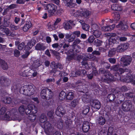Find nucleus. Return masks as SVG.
<instances>
[{"mask_svg":"<svg viewBox=\"0 0 135 135\" xmlns=\"http://www.w3.org/2000/svg\"><path fill=\"white\" fill-rule=\"evenodd\" d=\"M117 95V98L116 100H115V103L118 104L121 103L124 101L125 99V96L119 91L117 89H115L114 90V91Z\"/></svg>","mask_w":135,"mask_h":135,"instance_id":"6","label":"nucleus"},{"mask_svg":"<svg viewBox=\"0 0 135 135\" xmlns=\"http://www.w3.org/2000/svg\"><path fill=\"white\" fill-rule=\"evenodd\" d=\"M73 15L74 17H79L80 16H81V12L78 10L73 13Z\"/></svg>","mask_w":135,"mask_h":135,"instance_id":"56","label":"nucleus"},{"mask_svg":"<svg viewBox=\"0 0 135 135\" xmlns=\"http://www.w3.org/2000/svg\"><path fill=\"white\" fill-rule=\"evenodd\" d=\"M129 45V44L128 43L120 44L117 48V52H122L123 51L128 48Z\"/></svg>","mask_w":135,"mask_h":135,"instance_id":"15","label":"nucleus"},{"mask_svg":"<svg viewBox=\"0 0 135 135\" xmlns=\"http://www.w3.org/2000/svg\"><path fill=\"white\" fill-rule=\"evenodd\" d=\"M65 125H64V129L67 130L68 132L70 134L74 133V125L73 123V121L70 119L67 118L65 122Z\"/></svg>","mask_w":135,"mask_h":135,"instance_id":"4","label":"nucleus"},{"mask_svg":"<svg viewBox=\"0 0 135 135\" xmlns=\"http://www.w3.org/2000/svg\"><path fill=\"white\" fill-rule=\"evenodd\" d=\"M118 40H117L115 39V38H113V37L112 38H110L109 40L110 42H111L112 43H113V44H117L118 43L119 41H118Z\"/></svg>","mask_w":135,"mask_h":135,"instance_id":"62","label":"nucleus"},{"mask_svg":"<svg viewBox=\"0 0 135 135\" xmlns=\"http://www.w3.org/2000/svg\"><path fill=\"white\" fill-rule=\"evenodd\" d=\"M74 97V93L73 92L69 91L66 94V99L67 100H71Z\"/></svg>","mask_w":135,"mask_h":135,"instance_id":"30","label":"nucleus"},{"mask_svg":"<svg viewBox=\"0 0 135 135\" xmlns=\"http://www.w3.org/2000/svg\"><path fill=\"white\" fill-rule=\"evenodd\" d=\"M46 48L45 46L42 43H37L35 47V49L37 50L43 51Z\"/></svg>","mask_w":135,"mask_h":135,"instance_id":"22","label":"nucleus"},{"mask_svg":"<svg viewBox=\"0 0 135 135\" xmlns=\"http://www.w3.org/2000/svg\"><path fill=\"white\" fill-rule=\"evenodd\" d=\"M102 30L104 31H111L110 26H103L102 28Z\"/></svg>","mask_w":135,"mask_h":135,"instance_id":"53","label":"nucleus"},{"mask_svg":"<svg viewBox=\"0 0 135 135\" xmlns=\"http://www.w3.org/2000/svg\"><path fill=\"white\" fill-rule=\"evenodd\" d=\"M12 101V99L10 97H7L3 99V102L5 104H9L11 103Z\"/></svg>","mask_w":135,"mask_h":135,"instance_id":"45","label":"nucleus"},{"mask_svg":"<svg viewBox=\"0 0 135 135\" xmlns=\"http://www.w3.org/2000/svg\"><path fill=\"white\" fill-rule=\"evenodd\" d=\"M120 90L121 92H124L127 91L128 89L127 86L124 85L120 88Z\"/></svg>","mask_w":135,"mask_h":135,"instance_id":"58","label":"nucleus"},{"mask_svg":"<svg viewBox=\"0 0 135 135\" xmlns=\"http://www.w3.org/2000/svg\"><path fill=\"white\" fill-rule=\"evenodd\" d=\"M0 66L4 70H6L8 69V66L5 61L1 59H0Z\"/></svg>","mask_w":135,"mask_h":135,"instance_id":"23","label":"nucleus"},{"mask_svg":"<svg viewBox=\"0 0 135 135\" xmlns=\"http://www.w3.org/2000/svg\"><path fill=\"white\" fill-rule=\"evenodd\" d=\"M110 68L111 70L115 71L114 75H113L108 70L104 68H101L99 69V73L103 74V76L105 77L103 79L104 82L107 83L109 81H114L117 80L118 78H120L121 75L124 73L126 70H128L127 69L120 68L119 64L111 66Z\"/></svg>","mask_w":135,"mask_h":135,"instance_id":"1","label":"nucleus"},{"mask_svg":"<svg viewBox=\"0 0 135 135\" xmlns=\"http://www.w3.org/2000/svg\"><path fill=\"white\" fill-rule=\"evenodd\" d=\"M27 108L25 109V112L26 115H29L32 113H36L37 112V108L34 105L29 104L27 106Z\"/></svg>","mask_w":135,"mask_h":135,"instance_id":"7","label":"nucleus"},{"mask_svg":"<svg viewBox=\"0 0 135 135\" xmlns=\"http://www.w3.org/2000/svg\"><path fill=\"white\" fill-rule=\"evenodd\" d=\"M132 103L129 100L125 101L123 103L122 106V109L125 112H128L130 110L132 106Z\"/></svg>","mask_w":135,"mask_h":135,"instance_id":"8","label":"nucleus"},{"mask_svg":"<svg viewBox=\"0 0 135 135\" xmlns=\"http://www.w3.org/2000/svg\"><path fill=\"white\" fill-rule=\"evenodd\" d=\"M25 43L24 42H22L18 45V48L20 50H22L23 49H24L25 50H26L25 48Z\"/></svg>","mask_w":135,"mask_h":135,"instance_id":"55","label":"nucleus"},{"mask_svg":"<svg viewBox=\"0 0 135 135\" xmlns=\"http://www.w3.org/2000/svg\"><path fill=\"white\" fill-rule=\"evenodd\" d=\"M0 83L2 86H8L10 85L11 81L7 77L2 76L0 78Z\"/></svg>","mask_w":135,"mask_h":135,"instance_id":"13","label":"nucleus"},{"mask_svg":"<svg viewBox=\"0 0 135 135\" xmlns=\"http://www.w3.org/2000/svg\"><path fill=\"white\" fill-rule=\"evenodd\" d=\"M57 125L58 128L60 129H64L63 120L61 118L58 119L57 122Z\"/></svg>","mask_w":135,"mask_h":135,"instance_id":"21","label":"nucleus"},{"mask_svg":"<svg viewBox=\"0 0 135 135\" xmlns=\"http://www.w3.org/2000/svg\"><path fill=\"white\" fill-rule=\"evenodd\" d=\"M53 65H54V67H56L57 69L58 68H59L61 70L63 68L62 65L60 63H56L54 62H52L51 63V66H52Z\"/></svg>","mask_w":135,"mask_h":135,"instance_id":"35","label":"nucleus"},{"mask_svg":"<svg viewBox=\"0 0 135 135\" xmlns=\"http://www.w3.org/2000/svg\"><path fill=\"white\" fill-rule=\"evenodd\" d=\"M20 54V52L18 50L16 49L13 51V54L15 57H19Z\"/></svg>","mask_w":135,"mask_h":135,"instance_id":"57","label":"nucleus"},{"mask_svg":"<svg viewBox=\"0 0 135 135\" xmlns=\"http://www.w3.org/2000/svg\"><path fill=\"white\" fill-rule=\"evenodd\" d=\"M32 27V25L31 22H27L26 24L22 28L23 31L26 32L27 31L28 29Z\"/></svg>","mask_w":135,"mask_h":135,"instance_id":"24","label":"nucleus"},{"mask_svg":"<svg viewBox=\"0 0 135 135\" xmlns=\"http://www.w3.org/2000/svg\"><path fill=\"white\" fill-rule=\"evenodd\" d=\"M40 95L42 99L46 100L51 99L54 95V94L51 90L45 88L41 90Z\"/></svg>","mask_w":135,"mask_h":135,"instance_id":"3","label":"nucleus"},{"mask_svg":"<svg viewBox=\"0 0 135 135\" xmlns=\"http://www.w3.org/2000/svg\"><path fill=\"white\" fill-rule=\"evenodd\" d=\"M116 27L117 28H120L122 30L124 31H127L128 27L127 23L124 24L122 21H120Z\"/></svg>","mask_w":135,"mask_h":135,"instance_id":"17","label":"nucleus"},{"mask_svg":"<svg viewBox=\"0 0 135 135\" xmlns=\"http://www.w3.org/2000/svg\"><path fill=\"white\" fill-rule=\"evenodd\" d=\"M30 52L28 51H26L24 54L22 55L21 56L22 57L23 59H25L27 58L29 55Z\"/></svg>","mask_w":135,"mask_h":135,"instance_id":"64","label":"nucleus"},{"mask_svg":"<svg viewBox=\"0 0 135 135\" xmlns=\"http://www.w3.org/2000/svg\"><path fill=\"white\" fill-rule=\"evenodd\" d=\"M90 128V124L87 121H84L83 123L81 129L84 133L88 132Z\"/></svg>","mask_w":135,"mask_h":135,"instance_id":"16","label":"nucleus"},{"mask_svg":"<svg viewBox=\"0 0 135 135\" xmlns=\"http://www.w3.org/2000/svg\"><path fill=\"white\" fill-rule=\"evenodd\" d=\"M82 28L84 30L88 31L89 29V25L85 23H83L82 26Z\"/></svg>","mask_w":135,"mask_h":135,"instance_id":"50","label":"nucleus"},{"mask_svg":"<svg viewBox=\"0 0 135 135\" xmlns=\"http://www.w3.org/2000/svg\"><path fill=\"white\" fill-rule=\"evenodd\" d=\"M111 8L112 10L114 11H120L122 10V7L117 4H114L112 5Z\"/></svg>","mask_w":135,"mask_h":135,"instance_id":"27","label":"nucleus"},{"mask_svg":"<svg viewBox=\"0 0 135 135\" xmlns=\"http://www.w3.org/2000/svg\"><path fill=\"white\" fill-rule=\"evenodd\" d=\"M112 16L115 20H118L120 18V15L118 12H114L112 13Z\"/></svg>","mask_w":135,"mask_h":135,"instance_id":"34","label":"nucleus"},{"mask_svg":"<svg viewBox=\"0 0 135 135\" xmlns=\"http://www.w3.org/2000/svg\"><path fill=\"white\" fill-rule=\"evenodd\" d=\"M115 51L114 49H112L109 51L108 56L110 57H112L115 54Z\"/></svg>","mask_w":135,"mask_h":135,"instance_id":"54","label":"nucleus"},{"mask_svg":"<svg viewBox=\"0 0 135 135\" xmlns=\"http://www.w3.org/2000/svg\"><path fill=\"white\" fill-rule=\"evenodd\" d=\"M134 94L133 92H129L126 93L125 94V97L128 99L132 98L134 96Z\"/></svg>","mask_w":135,"mask_h":135,"instance_id":"42","label":"nucleus"},{"mask_svg":"<svg viewBox=\"0 0 135 135\" xmlns=\"http://www.w3.org/2000/svg\"><path fill=\"white\" fill-rule=\"evenodd\" d=\"M64 28L66 30L71 29L72 27L68 21H65L63 24Z\"/></svg>","mask_w":135,"mask_h":135,"instance_id":"37","label":"nucleus"},{"mask_svg":"<svg viewBox=\"0 0 135 135\" xmlns=\"http://www.w3.org/2000/svg\"><path fill=\"white\" fill-rule=\"evenodd\" d=\"M97 121L98 124L101 125H103L106 122V120L105 118L102 117H100L97 119Z\"/></svg>","mask_w":135,"mask_h":135,"instance_id":"32","label":"nucleus"},{"mask_svg":"<svg viewBox=\"0 0 135 135\" xmlns=\"http://www.w3.org/2000/svg\"><path fill=\"white\" fill-rule=\"evenodd\" d=\"M80 49V47L78 45H73L72 49L70 51L73 54H75L79 52Z\"/></svg>","mask_w":135,"mask_h":135,"instance_id":"20","label":"nucleus"},{"mask_svg":"<svg viewBox=\"0 0 135 135\" xmlns=\"http://www.w3.org/2000/svg\"><path fill=\"white\" fill-rule=\"evenodd\" d=\"M89 96L86 94L83 95L82 98V101L84 103H86L89 100Z\"/></svg>","mask_w":135,"mask_h":135,"instance_id":"48","label":"nucleus"},{"mask_svg":"<svg viewBox=\"0 0 135 135\" xmlns=\"http://www.w3.org/2000/svg\"><path fill=\"white\" fill-rule=\"evenodd\" d=\"M125 72L126 76L124 75L123 76L122 74L121 75L120 78H118V80L126 83L131 82V81L133 80V76L131 74V70L128 72L126 70Z\"/></svg>","mask_w":135,"mask_h":135,"instance_id":"5","label":"nucleus"},{"mask_svg":"<svg viewBox=\"0 0 135 135\" xmlns=\"http://www.w3.org/2000/svg\"><path fill=\"white\" fill-rule=\"evenodd\" d=\"M91 106L95 109L96 111L99 109L101 106L99 100L97 99L92 100L90 102Z\"/></svg>","mask_w":135,"mask_h":135,"instance_id":"12","label":"nucleus"},{"mask_svg":"<svg viewBox=\"0 0 135 135\" xmlns=\"http://www.w3.org/2000/svg\"><path fill=\"white\" fill-rule=\"evenodd\" d=\"M131 57L129 55L124 56L121 58V62L124 66H127L130 64L132 61Z\"/></svg>","mask_w":135,"mask_h":135,"instance_id":"10","label":"nucleus"},{"mask_svg":"<svg viewBox=\"0 0 135 135\" xmlns=\"http://www.w3.org/2000/svg\"><path fill=\"white\" fill-rule=\"evenodd\" d=\"M64 45L63 46L62 50H64L67 51L69 47V45L68 44L64 43Z\"/></svg>","mask_w":135,"mask_h":135,"instance_id":"63","label":"nucleus"},{"mask_svg":"<svg viewBox=\"0 0 135 135\" xmlns=\"http://www.w3.org/2000/svg\"><path fill=\"white\" fill-rule=\"evenodd\" d=\"M90 13L89 11L87 10L84 11H82L81 12V16L86 18H88L89 17Z\"/></svg>","mask_w":135,"mask_h":135,"instance_id":"31","label":"nucleus"},{"mask_svg":"<svg viewBox=\"0 0 135 135\" xmlns=\"http://www.w3.org/2000/svg\"><path fill=\"white\" fill-rule=\"evenodd\" d=\"M3 31V32L7 36L9 34L10 31L9 29L6 27H3L2 25L0 26V31Z\"/></svg>","mask_w":135,"mask_h":135,"instance_id":"39","label":"nucleus"},{"mask_svg":"<svg viewBox=\"0 0 135 135\" xmlns=\"http://www.w3.org/2000/svg\"><path fill=\"white\" fill-rule=\"evenodd\" d=\"M40 64L39 60H35L33 62V63L32 64V66L35 68H38L40 65Z\"/></svg>","mask_w":135,"mask_h":135,"instance_id":"49","label":"nucleus"},{"mask_svg":"<svg viewBox=\"0 0 135 135\" xmlns=\"http://www.w3.org/2000/svg\"><path fill=\"white\" fill-rule=\"evenodd\" d=\"M64 12L63 9L60 7L57 8L56 9L55 12V14L54 16H60L62 15L63 12Z\"/></svg>","mask_w":135,"mask_h":135,"instance_id":"28","label":"nucleus"},{"mask_svg":"<svg viewBox=\"0 0 135 135\" xmlns=\"http://www.w3.org/2000/svg\"><path fill=\"white\" fill-rule=\"evenodd\" d=\"M67 6L70 8H73L75 7L76 6L75 4L73 3L71 0H66Z\"/></svg>","mask_w":135,"mask_h":135,"instance_id":"38","label":"nucleus"},{"mask_svg":"<svg viewBox=\"0 0 135 135\" xmlns=\"http://www.w3.org/2000/svg\"><path fill=\"white\" fill-rule=\"evenodd\" d=\"M99 27L98 25L95 24H93L91 26V28L93 31H94V30H98Z\"/></svg>","mask_w":135,"mask_h":135,"instance_id":"60","label":"nucleus"},{"mask_svg":"<svg viewBox=\"0 0 135 135\" xmlns=\"http://www.w3.org/2000/svg\"><path fill=\"white\" fill-rule=\"evenodd\" d=\"M103 67L104 68L108 69L110 68V64L107 62H104L103 64Z\"/></svg>","mask_w":135,"mask_h":135,"instance_id":"61","label":"nucleus"},{"mask_svg":"<svg viewBox=\"0 0 135 135\" xmlns=\"http://www.w3.org/2000/svg\"><path fill=\"white\" fill-rule=\"evenodd\" d=\"M11 90L14 92H19L21 94L28 96L33 95L35 91L34 88L31 85H25L22 87L19 84L12 86Z\"/></svg>","mask_w":135,"mask_h":135,"instance_id":"2","label":"nucleus"},{"mask_svg":"<svg viewBox=\"0 0 135 135\" xmlns=\"http://www.w3.org/2000/svg\"><path fill=\"white\" fill-rule=\"evenodd\" d=\"M129 118L127 116L123 117H122L119 120L121 123L124 122L125 123L126 122H127L129 120Z\"/></svg>","mask_w":135,"mask_h":135,"instance_id":"52","label":"nucleus"},{"mask_svg":"<svg viewBox=\"0 0 135 135\" xmlns=\"http://www.w3.org/2000/svg\"><path fill=\"white\" fill-rule=\"evenodd\" d=\"M54 65H52V66H51V64H50V66L52 68V70H50V73L51 74H52L54 73V76H56V73H57L58 72V74H60L61 73V71H57V69L56 68L54 67Z\"/></svg>","mask_w":135,"mask_h":135,"instance_id":"29","label":"nucleus"},{"mask_svg":"<svg viewBox=\"0 0 135 135\" xmlns=\"http://www.w3.org/2000/svg\"><path fill=\"white\" fill-rule=\"evenodd\" d=\"M116 96L113 94H109L107 96V98L108 99L109 102L111 103L114 100Z\"/></svg>","mask_w":135,"mask_h":135,"instance_id":"33","label":"nucleus"},{"mask_svg":"<svg viewBox=\"0 0 135 135\" xmlns=\"http://www.w3.org/2000/svg\"><path fill=\"white\" fill-rule=\"evenodd\" d=\"M57 6L53 3H49L47 4L46 8L48 12L51 16H54Z\"/></svg>","mask_w":135,"mask_h":135,"instance_id":"9","label":"nucleus"},{"mask_svg":"<svg viewBox=\"0 0 135 135\" xmlns=\"http://www.w3.org/2000/svg\"><path fill=\"white\" fill-rule=\"evenodd\" d=\"M75 75H85L87 74L86 71L85 70L79 69L75 72Z\"/></svg>","mask_w":135,"mask_h":135,"instance_id":"25","label":"nucleus"},{"mask_svg":"<svg viewBox=\"0 0 135 135\" xmlns=\"http://www.w3.org/2000/svg\"><path fill=\"white\" fill-rule=\"evenodd\" d=\"M25 110L24 107L23 105L20 106L18 108V111L21 114H23L24 113Z\"/></svg>","mask_w":135,"mask_h":135,"instance_id":"51","label":"nucleus"},{"mask_svg":"<svg viewBox=\"0 0 135 135\" xmlns=\"http://www.w3.org/2000/svg\"><path fill=\"white\" fill-rule=\"evenodd\" d=\"M66 94L63 90H62L60 93L59 95V99L61 100H63L65 99L66 98Z\"/></svg>","mask_w":135,"mask_h":135,"instance_id":"36","label":"nucleus"},{"mask_svg":"<svg viewBox=\"0 0 135 135\" xmlns=\"http://www.w3.org/2000/svg\"><path fill=\"white\" fill-rule=\"evenodd\" d=\"M65 109L62 106H59L57 107L55 113L57 116L62 117L65 114Z\"/></svg>","mask_w":135,"mask_h":135,"instance_id":"14","label":"nucleus"},{"mask_svg":"<svg viewBox=\"0 0 135 135\" xmlns=\"http://www.w3.org/2000/svg\"><path fill=\"white\" fill-rule=\"evenodd\" d=\"M78 100L77 99L73 100L71 103V105L72 107H75L77 104Z\"/></svg>","mask_w":135,"mask_h":135,"instance_id":"59","label":"nucleus"},{"mask_svg":"<svg viewBox=\"0 0 135 135\" xmlns=\"http://www.w3.org/2000/svg\"><path fill=\"white\" fill-rule=\"evenodd\" d=\"M11 114L10 112H7L4 115V118L6 120L9 121L12 120V118L10 117Z\"/></svg>","mask_w":135,"mask_h":135,"instance_id":"47","label":"nucleus"},{"mask_svg":"<svg viewBox=\"0 0 135 135\" xmlns=\"http://www.w3.org/2000/svg\"><path fill=\"white\" fill-rule=\"evenodd\" d=\"M101 33L100 31L98 30H94L93 32V34L94 36L97 38H98L100 37L101 35Z\"/></svg>","mask_w":135,"mask_h":135,"instance_id":"46","label":"nucleus"},{"mask_svg":"<svg viewBox=\"0 0 135 135\" xmlns=\"http://www.w3.org/2000/svg\"><path fill=\"white\" fill-rule=\"evenodd\" d=\"M47 120L46 117L44 114H42L40 117V121L41 123H44Z\"/></svg>","mask_w":135,"mask_h":135,"instance_id":"40","label":"nucleus"},{"mask_svg":"<svg viewBox=\"0 0 135 135\" xmlns=\"http://www.w3.org/2000/svg\"><path fill=\"white\" fill-rule=\"evenodd\" d=\"M46 131L49 133H52L54 131V127L52 124L49 122L47 121L44 124V126L42 127Z\"/></svg>","mask_w":135,"mask_h":135,"instance_id":"11","label":"nucleus"},{"mask_svg":"<svg viewBox=\"0 0 135 135\" xmlns=\"http://www.w3.org/2000/svg\"><path fill=\"white\" fill-rule=\"evenodd\" d=\"M112 132H109V129L108 131V132L107 131L105 130H102L100 131L99 133V135H112ZM113 135H118L117 134H115Z\"/></svg>","mask_w":135,"mask_h":135,"instance_id":"26","label":"nucleus"},{"mask_svg":"<svg viewBox=\"0 0 135 135\" xmlns=\"http://www.w3.org/2000/svg\"><path fill=\"white\" fill-rule=\"evenodd\" d=\"M36 41L34 39H32L28 43L25 47L26 50H30L32 47L36 44Z\"/></svg>","mask_w":135,"mask_h":135,"instance_id":"18","label":"nucleus"},{"mask_svg":"<svg viewBox=\"0 0 135 135\" xmlns=\"http://www.w3.org/2000/svg\"><path fill=\"white\" fill-rule=\"evenodd\" d=\"M102 41L101 40L97 39L95 40L94 44V45L97 47H99L102 45Z\"/></svg>","mask_w":135,"mask_h":135,"instance_id":"44","label":"nucleus"},{"mask_svg":"<svg viewBox=\"0 0 135 135\" xmlns=\"http://www.w3.org/2000/svg\"><path fill=\"white\" fill-rule=\"evenodd\" d=\"M36 113H32L30 114L28 117V118L31 122H33L36 118V115H35Z\"/></svg>","mask_w":135,"mask_h":135,"instance_id":"41","label":"nucleus"},{"mask_svg":"<svg viewBox=\"0 0 135 135\" xmlns=\"http://www.w3.org/2000/svg\"><path fill=\"white\" fill-rule=\"evenodd\" d=\"M34 71V69H31L30 70L29 69L24 70L23 71L20 73V75L24 77H27L31 75V74H30L31 73L32 74V73Z\"/></svg>","mask_w":135,"mask_h":135,"instance_id":"19","label":"nucleus"},{"mask_svg":"<svg viewBox=\"0 0 135 135\" xmlns=\"http://www.w3.org/2000/svg\"><path fill=\"white\" fill-rule=\"evenodd\" d=\"M3 26L4 27L10 26V25L12 23H11L9 21L7 20V19H4L3 22Z\"/></svg>","mask_w":135,"mask_h":135,"instance_id":"43","label":"nucleus"}]
</instances>
